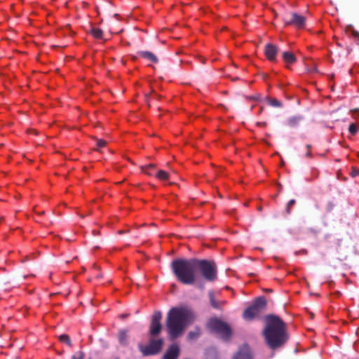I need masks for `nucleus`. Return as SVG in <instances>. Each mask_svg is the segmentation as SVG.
Returning <instances> with one entry per match:
<instances>
[{"label": "nucleus", "mask_w": 359, "mask_h": 359, "mask_svg": "<svg viewBox=\"0 0 359 359\" xmlns=\"http://www.w3.org/2000/svg\"><path fill=\"white\" fill-rule=\"evenodd\" d=\"M278 48L272 43H268L265 46L264 53L266 58L271 61L274 62L276 60V55L278 53Z\"/></svg>", "instance_id": "nucleus-10"}, {"label": "nucleus", "mask_w": 359, "mask_h": 359, "mask_svg": "<svg viewBox=\"0 0 359 359\" xmlns=\"http://www.w3.org/2000/svg\"><path fill=\"white\" fill-rule=\"evenodd\" d=\"M306 157H311V153L308 150V151L306 153Z\"/></svg>", "instance_id": "nucleus-31"}, {"label": "nucleus", "mask_w": 359, "mask_h": 359, "mask_svg": "<svg viewBox=\"0 0 359 359\" xmlns=\"http://www.w3.org/2000/svg\"><path fill=\"white\" fill-rule=\"evenodd\" d=\"M129 316L128 313H123L120 316L121 318L125 319Z\"/></svg>", "instance_id": "nucleus-29"}, {"label": "nucleus", "mask_w": 359, "mask_h": 359, "mask_svg": "<svg viewBox=\"0 0 359 359\" xmlns=\"http://www.w3.org/2000/svg\"><path fill=\"white\" fill-rule=\"evenodd\" d=\"M208 296L211 306L215 309H222L223 306L226 304V302L224 301L216 300L214 296V292L212 291H210L208 292Z\"/></svg>", "instance_id": "nucleus-13"}, {"label": "nucleus", "mask_w": 359, "mask_h": 359, "mask_svg": "<svg viewBox=\"0 0 359 359\" xmlns=\"http://www.w3.org/2000/svg\"><path fill=\"white\" fill-rule=\"evenodd\" d=\"M200 331L198 330L192 331L189 333V338L191 339H196L200 336Z\"/></svg>", "instance_id": "nucleus-24"}, {"label": "nucleus", "mask_w": 359, "mask_h": 359, "mask_svg": "<svg viewBox=\"0 0 359 359\" xmlns=\"http://www.w3.org/2000/svg\"><path fill=\"white\" fill-rule=\"evenodd\" d=\"M263 78H264V79H266V75L264 74V75H263Z\"/></svg>", "instance_id": "nucleus-35"}, {"label": "nucleus", "mask_w": 359, "mask_h": 359, "mask_svg": "<svg viewBox=\"0 0 359 359\" xmlns=\"http://www.w3.org/2000/svg\"><path fill=\"white\" fill-rule=\"evenodd\" d=\"M262 110H263V107H261L260 108V112L262 111Z\"/></svg>", "instance_id": "nucleus-37"}, {"label": "nucleus", "mask_w": 359, "mask_h": 359, "mask_svg": "<svg viewBox=\"0 0 359 359\" xmlns=\"http://www.w3.org/2000/svg\"><path fill=\"white\" fill-rule=\"evenodd\" d=\"M258 210H259V211H261V210H262V208L261 206H259V207L258 208Z\"/></svg>", "instance_id": "nucleus-34"}, {"label": "nucleus", "mask_w": 359, "mask_h": 359, "mask_svg": "<svg viewBox=\"0 0 359 359\" xmlns=\"http://www.w3.org/2000/svg\"><path fill=\"white\" fill-rule=\"evenodd\" d=\"M156 177L159 179L160 180H168L169 179V175L167 172L159 170L156 174H154Z\"/></svg>", "instance_id": "nucleus-22"}, {"label": "nucleus", "mask_w": 359, "mask_h": 359, "mask_svg": "<svg viewBox=\"0 0 359 359\" xmlns=\"http://www.w3.org/2000/svg\"><path fill=\"white\" fill-rule=\"evenodd\" d=\"M328 210H331L332 208V203H329L328 204Z\"/></svg>", "instance_id": "nucleus-33"}, {"label": "nucleus", "mask_w": 359, "mask_h": 359, "mask_svg": "<svg viewBox=\"0 0 359 359\" xmlns=\"http://www.w3.org/2000/svg\"><path fill=\"white\" fill-rule=\"evenodd\" d=\"M266 304L267 302L264 297H257L253 303L245 309L243 318L248 321L259 318L261 313L266 309Z\"/></svg>", "instance_id": "nucleus-4"}, {"label": "nucleus", "mask_w": 359, "mask_h": 359, "mask_svg": "<svg viewBox=\"0 0 359 359\" xmlns=\"http://www.w3.org/2000/svg\"><path fill=\"white\" fill-rule=\"evenodd\" d=\"M265 327L262 331L266 343L275 349L282 346L288 339L286 324L280 318L273 314L264 318Z\"/></svg>", "instance_id": "nucleus-1"}, {"label": "nucleus", "mask_w": 359, "mask_h": 359, "mask_svg": "<svg viewBox=\"0 0 359 359\" xmlns=\"http://www.w3.org/2000/svg\"><path fill=\"white\" fill-rule=\"evenodd\" d=\"M90 32L93 36L97 39H100L103 36V32L100 28L93 27L91 29Z\"/></svg>", "instance_id": "nucleus-21"}, {"label": "nucleus", "mask_w": 359, "mask_h": 359, "mask_svg": "<svg viewBox=\"0 0 359 359\" xmlns=\"http://www.w3.org/2000/svg\"><path fill=\"white\" fill-rule=\"evenodd\" d=\"M296 203V201L294 199H291L289 201L287 205L286 211L287 214H290V209L293 205H294Z\"/></svg>", "instance_id": "nucleus-26"}, {"label": "nucleus", "mask_w": 359, "mask_h": 359, "mask_svg": "<svg viewBox=\"0 0 359 359\" xmlns=\"http://www.w3.org/2000/svg\"><path fill=\"white\" fill-rule=\"evenodd\" d=\"M148 97H149V95H146V98H147V100L148 99Z\"/></svg>", "instance_id": "nucleus-38"}, {"label": "nucleus", "mask_w": 359, "mask_h": 359, "mask_svg": "<svg viewBox=\"0 0 359 359\" xmlns=\"http://www.w3.org/2000/svg\"><path fill=\"white\" fill-rule=\"evenodd\" d=\"M162 318V313L159 311H156L151 316V320L149 326V334L152 337L158 336L161 330L162 325L161 320Z\"/></svg>", "instance_id": "nucleus-9"}, {"label": "nucleus", "mask_w": 359, "mask_h": 359, "mask_svg": "<svg viewBox=\"0 0 359 359\" xmlns=\"http://www.w3.org/2000/svg\"><path fill=\"white\" fill-rule=\"evenodd\" d=\"M163 345V339H155L152 337L149 339L148 345L139 344L138 348L144 356H148L158 354L161 351Z\"/></svg>", "instance_id": "nucleus-7"}, {"label": "nucleus", "mask_w": 359, "mask_h": 359, "mask_svg": "<svg viewBox=\"0 0 359 359\" xmlns=\"http://www.w3.org/2000/svg\"><path fill=\"white\" fill-rule=\"evenodd\" d=\"M191 320L192 313L189 310L182 307L170 309L165 323L170 339L174 340L182 336Z\"/></svg>", "instance_id": "nucleus-2"}, {"label": "nucleus", "mask_w": 359, "mask_h": 359, "mask_svg": "<svg viewBox=\"0 0 359 359\" xmlns=\"http://www.w3.org/2000/svg\"><path fill=\"white\" fill-rule=\"evenodd\" d=\"M156 165L154 164L150 163L148 165H146L144 166H142L141 168L143 172L148 175H154V170H155Z\"/></svg>", "instance_id": "nucleus-19"}, {"label": "nucleus", "mask_w": 359, "mask_h": 359, "mask_svg": "<svg viewBox=\"0 0 359 359\" xmlns=\"http://www.w3.org/2000/svg\"><path fill=\"white\" fill-rule=\"evenodd\" d=\"M118 341L122 345L128 344V332L125 330L118 331Z\"/></svg>", "instance_id": "nucleus-18"}, {"label": "nucleus", "mask_w": 359, "mask_h": 359, "mask_svg": "<svg viewBox=\"0 0 359 359\" xmlns=\"http://www.w3.org/2000/svg\"><path fill=\"white\" fill-rule=\"evenodd\" d=\"M101 276H102L101 274H99L97 276V278H100V277H101Z\"/></svg>", "instance_id": "nucleus-36"}, {"label": "nucleus", "mask_w": 359, "mask_h": 359, "mask_svg": "<svg viewBox=\"0 0 359 359\" xmlns=\"http://www.w3.org/2000/svg\"><path fill=\"white\" fill-rule=\"evenodd\" d=\"M137 55L143 58H145L149 60L151 62L157 63L158 60L157 57L151 52L149 51H139L137 52Z\"/></svg>", "instance_id": "nucleus-15"}, {"label": "nucleus", "mask_w": 359, "mask_h": 359, "mask_svg": "<svg viewBox=\"0 0 359 359\" xmlns=\"http://www.w3.org/2000/svg\"><path fill=\"white\" fill-rule=\"evenodd\" d=\"M59 339L62 343L66 344L68 346L72 347L73 344L72 343V341L69 337V335L66 334H61L59 337Z\"/></svg>", "instance_id": "nucleus-23"}, {"label": "nucleus", "mask_w": 359, "mask_h": 359, "mask_svg": "<svg viewBox=\"0 0 359 359\" xmlns=\"http://www.w3.org/2000/svg\"><path fill=\"white\" fill-rule=\"evenodd\" d=\"M283 59L286 63L287 67H288V65L293 64L297 60L295 55L292 52L289 51H286L283 53Z\"/></svg>", "instance_id": "nucleus-16"}, {"label": "nucleus", "mask_w": 359, "mask_h": 359, "mask_svg": "<svg viewBox=\"0 0 359 359\" xmlns=\"http://www.w3.org/2000/svg\"><path fill=\"white\" fill-rule=\"evenodd\" d=\"M233 359H252L249 346L246 344L242 346Z\"/></svg>", "instance_id": "nucleus-11"}, {"label": "nucleus", "mask_w": 359, "mask_h": 359, "mask_svg": "<svg viewBox=\"0 0 359 359\" xmlns=\"http://www.w3.org/2000/svg\"><path fill=\"white\" fill-rule=\"evenodd\" d=\"M180 355V347L173 344L166 351L163 359H177Z\"/></svg>", "instance_id": "nucleus-12"}, {"label": "nucleus", "mask_w": 359, "mask_h": 359, "mask_svg": "<svg viewBox=\"0 0 359 359\" xmlns=\"http://www.w3.org/2000/svg\"><path fill=\"white\" fill-rule=\"evenodd\" d=\"M170 267L177 280L184 285H192L196 279V259L178 258L172 260Z\"/></svg>", "instance_id": "nucleus-3"}, {"label": "nucleus", "mask_w": 359, "mask_h": 359, "mask_svg": "<svg viewBox=\"0 0 359 359\" xmlns=\"http://www.w3.org/2000/svg\"><path fill=\"white\" fill-rule=\"evenodd\" d=\"M306 148L307 149L310 151L311 149V144H307L306 145Z\"/></svg>", "instance_id": "nucleus-32"}, {"label": "nucleus", "mask_w": 359, "mask_h": 359, "mask_svg": "<svg viewBox=\"0 0 359 359\" xmlns=\"http://www.w3.org/2000/svg\"><path fill=\"white\" fill-rule=\"evenodd\" d=\"M283 21L285 25H292L297 29H302L306 25V18L297 13H291L286 15Z\"/></svg>", "instance_id": "nucleus-8"}, {"label": "nucleus", "mask_w": 359, "mask_h": 359, "mask_svg": "<svg viewBox=\"0 0 359 359\" xmlns=\"http://www.w3.org/2000/svg\"><path fill=\"white\" fill-rule=\"evenodd\" d=\"M348 131L352 135H355L358 132V127L355 124L351 123L348 127Z\"/></svg>", "instance_id": "nucleus-25"}, {"label": "nucleus", "mask_w": 359, "mask_h": 359, "mask_svg": "<svg viewBox=\"0 0 359 359\" xmlns=\"http://www.w3.org/2000/svg\"><path fill=\"white\" fill-rule=\"evenodd\" d=\"M257 125L259 126H266L267 123L266 122H259L257 123Z\"/></svg>", "instance_id": "nucleus-30"}, {"label": "nucleus", "mask_w": 359, "mask_h": 359, "mask_svg": "<svg viewBox=\"0 0 359 359\" xmlns=\"http://www.w3.org/2000/svg\"><path fill=\"white\" fill-rule=\"evenodd\" d=\"M97 147L99 148L104 147L106 145V141L100 139H95Z\"/></svg>", "instance_id": "nucleus-28"}, {"label": "nucleus", "mask_w": 359, "mask_h": 359, "mask_svg": "<svg viewBox=\"0 0 359 359\" xmlns=\"http://www.w3.org/2000/svg\"><path fill=\"white\" fill-rule=\"evenodd\" d=\"M207 325L212 332L219 334L225 341L229 340L231 337V327L218 318L210 319Z\"/></svg>", "instance_id": "nucleus-6"}, {"label": "nucleus", "mask_w": 359, "mask_h": 359, "mask_svg": "<svg viewBox=\"0 0 359 359\" xmlns=\"http://www.w3.org/2000/svg\"><path fill=\"white\" fill-rule=\"evenodd\" d=\"M266 99L267 100L268 104L269 105H271V107H283L282 102L276 98L267 97H266Z\"/></svg>", "instance_id": "nucleus-20"}, {"label": "nucleus", "mask_w": 359, "mask_h": 359, "mask_svg": "<svg viewBox=\"0 0 359 359\" xmlns=\"http://www.w3.org/2000/svg\"><path fill=\"white\" fill-rule=\"evenodd\" d=\"M303 120L304 117L302 116L296 115L287 120V125L290 128H297Z\"/></svg>", "instance_id": "nucleus-14"}, {"label": "nucleus", "mask_w": 359, "mask_h": 359, "mask_svg": "<svg viewBox=\"0 0 359 359\" xmlns=\"http://www.w3.org/2000/svg\"><path fill=\"white\" fill-rule=\"evenodd\" d=\"M84 358V353L83 351H79L76 354L73 355L72 359H83Z\"/></svg>", "instance_id": "nucleus-27"}, {"label": "nucleus", "mask_w": 359, "mask_h": 359, "mask_svg": "<svg viewBox=\"0 0 359 359\" xmlns=\"http://www.w3.org/2000/svg\"><path fill=\"white\" fill-rule=\"evenodd\" d=\"M199 270L203 277L208 281H215L217 278V266L215 262L196 259V270Z\"/></svg>", "instance_id": "nucleus-5"}, {"label": "nucleus", "mask_w": 359, "mask_h": 359, "mask_svg": "<svg viewBox=\"0 0 359 359\" xmlns=\"http://www.w3.org/2000/svg\"><path fill=\"white\" fill-rule=\"evenodd\" d=\"M345 32L348 36H353L356 41H359V32L355 30L352 25L347 26Z\"/></svg>", "instance_id": "nucleus-17"}]
</instances>
